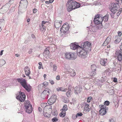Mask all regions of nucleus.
<instances>
[{
	"instance_id": "48",
	"label": "nucleus",
	"mask_w": 122,
	"mask_h": 122,
	"mask_svg": "<svg viewBox=\"0 0 122 122\" xmlns=\"http://www.w3.org/2000/svg\"><path fill=\"white\" fill-rule=\"evenodd\" d=\"M77 117V116L75 114L73 115L72 117V119H75Z\"/></svg>"
},
{
	"instance_id": "51",
	"label": "nucleus",
	"mask_w": 122,
	"mask_h": 122,
	"mask_svg": "<svg viewBox=\"0 0 122 122\" xmlns=\"http://www.w3.org/2000/svg\"><path fill=\"white\" fill-rule=\"evenodd\" d=\"M56 79L57 80H60V76L59 75H58L56 76Z\"/></svg>"
},
{
	"instance_id": "57",
	"label": "nucleus",
	"mask_w": 122,
	"mask_h": 122,
	"mask_svg": "<svg viewBox=\"0 0 122 122\" xmlns=\"http://www.w3.org/2000/svg\"><path fill=\"white\" fill-rule=\"evenodd\" d=\"M117 2H119L122 3V0H115Z\"/></svg>"
},
{
	"instance_id": "46",
	"label": "nucleus",
	"mask_w": 122,
	"mask_h": 122,
	"mask_svg": "<svg viewBox=\"0 0 122 122\" xmlns=\"http://www.w3.org/2000/svg\"><path fill=\"white\" fill-rule=\"evenodd\" d=\"M109 122H115V121L114 119L111 118L109 119Z\"/></svg>"
},
{
	"instance_id": "16",
	"label": "nucleus",
	"mask_w": 122,
	"mask_h": 122,
	"mask_svg": "<svg viewBox=\"0 0 122 122\" xmlns=\"http://www.w3.org/2000/svg\"><path fill=\"white\" fill-rule=\"evenodd\" d=\"M111 39V36H109L104 41L103 44V45L104 46L108 45V44L110 42Z\"/></svg>"
},
{
	"instance_id": "4",
	"label": "nucleus",
	"mask_w": 122,
	"mask_h": 122,
	"mask_svg": "<svg viewBox=\"0 0 122 122\" xmlns=\"http://www.w3.org/2000/svg\"><path fill=\"white\" fill-rule=\"evenodd\" d=\"M17 80L18 82L20 83L21 86L28 92L30 91V86L27 85L25 79H23L22 78H18Z\"/></svg>"
},
{
	"instance_id": "31",
	"label": "nucleus",
	"mask_w": 122,
	"mask_h": 122,
	"mask_svg": "<svg viewBox=\"0 0 122 122\" xmlns=\"http://www.w3.org/2000/svg\"><path fill=\"white\" fill-rule=\"evenodd\" d=\"M4 20L3 19H0V27L1 28V27L2 26H3L4 25Z\"/></svg>"
},
{
	"instance_id": "62",
	"label": "nucleus",
	"mask_w": 122,
	"mask_h": 122,
	"mask_svg": "<svg viewBox=\"0 0 122 122\" xmlns=\"http://www.w3.org/2000/svg\"><path fill=\"white\" fill-rule=\"evenodd\" d=\"M30 19H28L27 20V22H29L30 21Z\"/></svg>"
},
{
	"instance_id": "19",
	"label": "nucleus",
	"mask_w": 122,
	"mask_h": 122,
	"mask_svg": "<svg viewBox=\"0 0 122 122\" xmlns=\"http://www.w3.org/2000/svg\"><path fill=\"white\" fill-rule=\"evenodd\" d=\"M72 2L69 4V2H68L66 4L67 9L68 11L70 12L73 9L72 7Z\"/></svg>"
},
{
	"instance_id": "21",
	"label": "nucleus",
	"mask_w": 122,
	"mask_h": 122,
	"mask_svg": "<svg viewBox=\"0 0 122 122\" xmlns=\"http://www.w3.org/2000/svg\"><path fill=\"white\" fill-rule=\"evenodd\" d=\"M72 4L73 5H75V6H74L73 8H77L80 7V4L78 3L76 1H72Z\"/></svg>"
},
{
	"instance_id": "5",
	"label": "nucleus",
	"mask_w": 122,
	"mask_h": 122,
	"mask_svg": "<svg viewBox=\"0 0 122 122\" xmlns=\"http://www.w3.org/2000/svg\"><path fill=\"white\" fill-rule=\"evenodd\" d=\"M75 54L73 52H67L65 53V58L69 60H74L76 58Z\"/></svg>"
},
{
	"instance_id": "34",
	"label": "nucleus",
	"mask_w": 122,
	"mask_h": 122,
	"mask_svg": "<svg viewBox=\"0 0 122 122\" xmlns=\"http://www.w3.org/2000/svg\"><path fill=\"white\" fill-rule=\"evenodd\" d=\"M63 122H70V120L67 117H66L62 120Z\"/></svg>"
},
{
	"instance_id": "29",
	"label": "nucleus",
	"mask_w": 122,
	"mask_h": 122,
	"mask_svg": "<svg viewBox=\"0 0 122 122\" xmlns=\"http://www.w3.org/2000/svg\"><path fill=\"white\" fill-rule=\"evenodd\" d=\"M68 109V108L67 106L66 105H64L62 108V109L61 110L63 112H66Z\"/></svg>"
},
{
	"instance_id": "38",
	"label": "nucleus",
	"mask_w": 122,
	"mask_h": 122,
	"mask_svg": "<svg viewBox=\"0 0 122 122\" xmlns=\"http://www.w3.org/2000/svg\"><path fill=\"white\" fill-rule=\"evenodd\" d=\"M76 75L75 71V70L72 71V72L70 74V76H74Z\"/></svg>"
},
{
	"instance_id": "28",
	"label": "nucleus",
	"mask_w": 122,
	"mask_h": 122,
	"mask_svg": "<svg viewBox=\"0 0 122 122\" xmlns=\"http://www.w3.org/2000/svg\"><path fill=\"white\" fill-rule=\"evenodd\" d=\"M48 85V82L45 81L42 84H41V85L42 86V87L43 88H45Z\"/></svg>"
},
{
	"instance_id": "1",
	"label": "nucleus",
	"mask_w": 122,
	"mask_h": 122,
	"mask_svg": "<svg viewBox=\"0 0 122 122\" xmlns=\"http://www.w3.org/2000/svg\"><path fill=\"white\" fill-rule=\"evenodd\" d=\"M90 43L88 41L81 43V47L77 50V53L79 57L81 58H85L87 56V53L88 50H90L91 49Z\"/></svg>"
},
{
	"instance_id": "18",
	"label": "nucleus",
	"mask_w": 122,
	"mask_h": 122,
	"mask_svg": "<svg viewBox=\"0 0 122 122\" xmlns=\"http://www.w3.org/2000/svg\"><path fill=\"white\" fill-rule=\"evenodd\" d=\"M44 56L46 58L48 59L50 57V54L49 51H44L43 53Z\"/></svg>"
},
{
	"instance_id": "55",
	"label": "nucleus",
	"mask_w": 122,
	"mask_h": 122,
	"mask_svg": "<svg viewBox=\"0 0 122 122\" xmlns=\"http://www.w3.org/2000/svg\"><path fill=\"white\" fill-rule=\"evenodd\" d=\"M31 36H32V38H33L34 40H35V39H36V38H35V36L33 34H32L31 35Z\"/></svg>"
},
{
	"instance_id": "45",
	"label": "nucleus",
	"mask_w": 122,
	"mask_h": 122,
	"mask_svg": "<svg viewBox=\"0 0 122 122\" xmlns=\"http://www.w3.org/2000/svg\"><path fill=\"white\" fill-rule=\"evenodd\" d=\"M110 103V102L109 101H105L104 103V104L105 106H108V105Z\"/></svg>"
},
{
	"instance_id": "54",
	"label": "nucleus",
	"mask_w": 122,
	"mask_h": 122,
	"mask_svg": "<svg viewBox=\"0 0 122 122\" xmlns=\"http://www.w3.org/2000/svg\"><path fill=\"white\" fill-rule=\"evenodd\" d=\"M117 79L116 78H114L113 79V81L115 82H117Z\"/></svg>"
},
{
	"instance_id": "61",
	"label": "nucleus",
	"mask_w": 122,
	"mask_h": 122,
	"mask_svg": "<svg viewBox=\"0 0 122 122\" xmlns=\"http://www.w3.org/2000/svg\"><path fill=\"white\" fill-rule=\"evenodd\" d=\"M45 3L46 4H49V3H50V1H46L45 2Z\"/></svg>"
},
{
	"instance_id": "64",
	"label": "nucleus",
	"mask_w": 122,
	"mask_h": 122,
	"mask_svg": "<svg viewBox=\"0 0 122 122\" xmlns=\"http://www.w3.org/2000/svg\"><path fill=\"white\" fill-rule=\"evenodd\" d=\"M46 74H44V75H43V76L45 78L46 77Z\"/></svg>"
},
{
	"instance_id": "42",
	"label": "nucleus",
	"mask_w": 122,
	"mask_h": 122,
	"mask_svg": "<svg viewBox=\"0 0 122 122\" xmlns=\"http://www.w3.org/2000/svg\"><path fill=\"white\" fill-rule=\"evenodd\" d=\"M58 119L56 117H54L52 119V121L53 122H56L57 121Z\"/></svg>"
},
{
	"instance_id": "15",
	"label": "nucleus",
	"mask_w": 122,
	"mask_h": 122,
	"mask_svg": "<svg viewBox=\"0 0 122 122\" xmlns=\"http://www.w3.org/2000/svg\"><path fill=\"white\" fill-rule=\"evenodd\" d=\"M62 23L61 21L56 20L55 22V25L56 28H59L60 27Z\"/></svg>"
},
{
	"instance_id": "37",
	"label": "nucleus",
	"mask_w": 122,
	"mask_h": 122,
	"mask_svg": "<svg viewBox=\"0 0 122 122\" xmlns=\"http://www.w3.org/2000/svg\"><path fill=\"white\" fill-rule=\"evenodd\" d=\"M99 107L101 108L100 109H103V110H106V107L104 105H99Z\"/></svg>"
},
{
	"instance_id": "17",
	"label": "nucleus",
	"mask_w": 122,
	"mask_h": 122,
	"mask_svg": "<svg viewBox=\"0 0 122 122\" xmlns=\"http://www.w3.org/2000/svg\"><path fill=\"white\" fill-rule=\"evenodd\" d=\"M82 90L81 88L79 87H75L74 88V92L75 94H77L80 93L81 91Z\"/></svg>"
},
{
	"instance_id": "58",
	"label": "nucleus",
	"mask_w": 122,
	"mask_h": 122,
	"mask_svg": "<svg viewBox=\"0 0 122 122\" xmlns=\"http://www.w3.org/2000/svg\"><path fill=\"white\" fill-rule=\"evenodd\" d=\"M121 13L120 12H118V13H117V16H119L120 14Z\"/></svg>"
},
{
	"instance_id": "2",
	"label": "nucleus",
	"mask_w": 122,
	"mask_h": 122,
	"mask_svg": "<svg viewBox=\"0 0 122 122\" xmlns=\"http://www.w3.org/2000/svg\"><path fill=\"white\" fill-rule=\"evenodd\" d=\"M103 21V18L100 16L99 14H97L95 16L94 18V21L96 25H98V26L99 29H100L103 27L102 23Z\"/></svg>"
},
{
	"instance_id": "13",
	"label": "nucleus",
	"mask_w": 122,
	"mask_h": 122,
	"mask_svg": "<svg viewBox=\"0 0 122 122\" xmlns=\"http://www.w3.org/2000/svg\"><path fill=\"white\" fill-rule=\"evenodd\" d=\"M116 56L117 57L118 60L121 61L122 60V50L121 49L116 51Z\"/></svg>"
},
{
	"instance_id": "52",
	"label": "nucleus",
	"mask_w": 122,
	"mask_h": 122,
	"mask_svg": "<svg viewBox=\"0 0 122 122\" xmlns=\"http://www.w3.org/2000/svg\"><path fill=\"white\" fill-rule=\"evenodd\" d=\"M118 36H119L120 37V36H121L122 34V32H120L119 31L118 32Z\"/></svg>"
},
{
	"instance_id": "30",
	"label": "nucleus",
	"mask_w": 122,
	"mask_h": 122,
	"mask_svg": "<svg viewBox=\"0 0 122 122\" xmlns=\"http://www.w3.org/2000/svg\"><path fill=\"white\" fill-rule=\"evenodd\" d=\"M66 112H65L62 111L60 114V117H64L66 115Z\"/></svg>"
},
{
	"instance_id": "24",
	"label": "nucleus",
	"mask_w": 122,
	"mask_h": 122,
	"mask_svg": "<svg viewBox=\"0 0 122 122\" xmlns=\"http://www.w3.org/2000/svg\"><path fill=\"white\" fill-rule=\"evenodd\" d=\"M84 109L85 110L88 112L91 109L90 107L88 104H85V105L84 106Z\"/></svg>"
},
{
	"instance_id": "47",
	"label": "nucleus",
	"mask_w": 122,
	"mask_h": 122,
	"mask_svg": "<svg viewBox=\"0 0 122 122\" xmlns=\"http://www.w3.org/2000/svg\"><path fill=\"white\" fill-rule=\"evenodd\" d=\"M74 70H72V69H69L68 70L67 72L68 73H70L71 74L72 72V71Z\"/></svg>"
},
{
	"instance_id": "12",
	"label": "nucleus",
	"mask_w": 122,
	"mask_h": 122,
	"mask_svg": "<svg viewBox=\"0 0 122 122\" xmlns=\"http://www.w3.org/2000/svg\"><path fill=\"white\" fill-rule=\"evenodd\" d=\"M28 4V1L26 0H21L19 3V7L23 8H26Z\"/></svg>"
},
{
	"instance_id": "44",
	"label": "nucleus",
	"mask_w": 122,
	"mask_h": 122,
	"mask_svg": "<svg viewBox=\"0 0 122 122\" xmlns=\"http://www.w3.org/2000/svg\"><path fill=\"white\" fill-rule=\"evenodd\" d=\"M92 99V97H89L87 98V102H90Z\"/></svg>"
},
{
	"instance_id": "43",
	"label": "nucleus",
	"mask_w": 122,
	"mask_h": 122,
	"mask_svg": "<svg viewBox=\"0 0 122 122\" xmlns=\"http://www.w3.org/2000/svg\"><path fill=\"white\" fill-rule=\"evenodd\" d=\"M83 114L81 112H78L76 114L77 117H78L81 116H82Z\"/></svg>"
},
{
	"instance_id": "10",
	"label": "nucleus",
	"mask_w": 122,
	"mask_h": 122,
	"mask_svg": "<svg viewBox=\"0 0 122 122\" xmlns=\"http://www.w3.org/2000/svg\"><path fill=\"white\" fill-rule=\"evenodd\" d=\"M51 90L47 88H46L41 94V96L43 99L47 98L49 95Z\"/></svg>"
},
{
	"instance_id": "6",
	"label": "nucleus",
	"mask_w": 122,
	"mask_h": 122,
	"mask_svg": "<svg viewBox=\"0 0 122 122\" xmlns=\"http://www.w3.org/2000/svg\"><path fill=\"white\" fill-rule=\"evenodd\" d=\"M110 10L113 14L117 12L119 6L118 3H112L109 6Z\"/></svg>"
},
{
	"instance_id": "7",
	"label": "nucleus",
	"mask_w": 122,
	"mask_h": 122,
	"mask_svg": "<svg viewBox=\"0 0 122 122\" xmlns=\"http://www.w3.org/2000/svg\"><path fill=\"white\" fill-rule=\"evenodd\" d=\"M50 24L49 22L47 21H43L41 24L39 25V29L42 31H45L46 28Z\"/></svg>"
},
{
	"instance_id": "63",
	"label": "nucleus",
	"mask_w": 122,
	"mask_h": 122,
	"mask_svg": "<svg viewBox=\"0 0 122 122\" xmlns=\"http://www.w3.org/2000/svg\"><path fill=\"white\" fill-rule=\"evenodd\" d=\"M54 0H49V1L50 2V3H52L53 2Z\"/></svg>"
},
{
	"instance_id": "53",
	"label": "nucleus",
	"mask_w": 122,
	"mask_h": 122,
	"mask_svg": "<svg viewBox=\"0 0 122 122\" xmlns=\"http://www.w3.org/2000/svg\"><path fill=\"white\" fill-rule=\"evenodd\" d=\"M49 48L48 47L47 48H46L45 50L44 51L47 52V51H49Z\"/></svg>"
},
{
	"instance_id": "20",
	"label": "nucleus",
	"mask_w": 122,
	"mask_h": 122,
	"mask_svg": "<svg viewBox=\"0 0 122 122\" xmlns=\"http://www.w3.org/2000/svg\"><path fill=\"white\" fill-rule=\"evenodd\" d=\"M107 59L103 58L101 59L100 60V64L102 66H105L107 62Z\"/></svg>"
},
{
	"instance_id": "49",
	"label": "nucleus",
	"mask_w": 122,
	"mask_h": 122,
	"mask_svg": "<svg viewBox=\"0 0 122 122\" xmlns=\"http://www.w3.org/2000/svg\"><path fill=\"white\" fill-rule=\"evenodd\" d=\"M49 82L52 85L54 83V81L52 80H49Z\"/></svg>"
},
{
	"instance_id": "36",
	"label": "nucleus",
	"mask_w": 122,
	"mask_h": 122,
	"mask_svg": "<svg viewBox=\"0 0 122 122\" xmlns=\"http://www.w3.org/2000/svg\"><path fill=\"white\" fill-rule=\"evenodd\" d=\"M71 90H69L66 93V95L68 97H70L71 96Z\"/></svg>"
},
{
	"instance_id": "56",
	"label": "nucleus",
	"mask_w": 122,
	"mask_h": 122,
	"mask_svg": "<svg viewBox=\"0 0 122 122\" xmlns=\"http://www.w3.org/2000/svg\"><path fill=\"white\" fill-rule=\"evenodd\" d=\"M4 51L3 50H2L0 52V56L2 55L3 54V52Z\"/></svg>"
},
{
	"instance_id": "39",
	"label": "nucleus",
	"mask_w": 122,
	"mask_h": 122,
	"mask_svg": "<svg viewBox=\"0 0 122 122\" xmlns=\"http://www.w3.org/2000/svg\"><path fill=\"white\" fill-rule=\"evenodd\" d=\"M6 12V11L5 10L2 8L0 9V13L2 14H4Z\"/></svg>"
},
{
	"instance_id": "26",
	"label": "nucleus",
	"mask_w": 122,
	"mask_h": 122,
	"mask_svg": "<svg viewBox=\"0 0 122 122\" xmlns=\"http://www.w3.org/2000/svg\"><path fill=\"white\" fill-rule=\"evenodd\" d=\"M25 112L27 113H30V108L29 106H25Z\"/></svg>"
},
{
	"instance_id": "25",
	"label": "nucleus",
	"mask_w": 122,
	"mask_h": 122,
	"mask_svg": "<svg viewBox=\"0 0 122 122\" xmlns=\"http://www.w3.org/2000/svg\"><path fill=\"white\" fill-rule=\"evenodd\" d=\"M67 90V88H65L63 87H58L57 88V91H61L66 92Z\"/></svg>"
},
{
	"instance_id": "40",
	"label": "nucleus",
	"mask_w": 122,
	"mask_h": 122,
	"mask_svg": "<svg viewBox=\"0 0 122 122\" xmlns=\"http://www.w3.org/2000/svg\"><path fill=\"white\" fill-rule=\"evenodd\" d=\"M57 68V66L55 64L53 65V71H56Z\"/></svg>"
},
{
	"instance_id": "9",
	"label": "nucleus",
	"mask_w": 122,
	"mask_h": 122,
	"mask_svg": "<svg viewBox=\"0 0 122 122\" xmlns=\"http://www.w3.org/2000/svg\"><path fill=\"white\" fill-rule=\"evenodd\" d=\"M17 99H18L22 102H23L25 100V95L23 92H20L16 97Z\"/></svg>"
},
{
	"instance_id": "27",
	"label": "nucleus",
	"mask_w": 122,
	"mask_h": 122,
	"mask_svg": "<svg viewBox=\"0 0 122 122\" xmlns=\"http://www.w3.org/2000/svg\"><path fill=\"white\" fill-rule=\"evenodd\" d=\"M100 114L101 115H103L105 114L106 112V110L100 109L99 111Z\"/></svg>"
},
{
	"instance_id": "32",
	"label": "nucleus",
	"mask_w": 122,
	"mask_h": 122,
	"mask_svg": "<svg viewBox=\"0 0 122 122\" xmlns=\"http://www.w3.org/2000/svg\"><path fill=\"white\" fill-rule=\"evenodd\" d=\"M96 68L97 67L95 64H93L91 65V69L92 71H96Z\"/></svg>"
},
{
	"instance_id": "50",
	"label": "nucleus",
	"mask_w": 122,
	"mask_h": 122,
	"mask_svg": "<svg viewBox=\"0 0 122 122\" xmlns=\"http://www.w3.org/2000/svg\"><path fill=\"white\" fill-rule=\"evenodd\" d=\"M37 10L36 9H34L33 10V12L34 13H35L37 12Z\"/></svg>"
},
{
	"instance_id": "3",
	"label": "nucleus",
	"mask_w": 122,
	"mask_h": 122,
	"mask_svg": "<svg viewBox=\"0 0 122 122\" xmlns=\"http://www.w3.org/2000/svg\"><path fill=\"white\" fill-rule=\"evenodd\" d=\"M69 26L67 24H64L60 29V35L61 36H63L69 32Z\"/></svg>"
},
{
	"instance_id": "22",
	"label": "nucleus",
	"mask_w": 122,
	"mask_h": 122,
	"mask_svg": "<svg viewBox=\"0 0 122 122\" xmlns=\"http://www.w3.org/2000/svg\"><path fill=\"white\" fill-rule=\"evenodd\" d=\"M24 70L25 74L28 76L30 73V68L28 67H26L25 68Z\"/></svg>"
},
{
	"instance_id": "33",
	"label": "nucleus",
	"mask_w": 122,
	"mask_h": 122,
	"mask_svg": "<svg viewBox=\"0 0 122 122\" xmlns=\"http://www.w3.org/2000/svg\"><path fill=\"white\" fill-rule=\"evenodd\" d=\"M102 17L103 18V20H104L105 21H107L108 20V15H106Z\"/></svg>"
},
{
	"instance_id": "35",
	"label": "nucleus",
	"mask_w": 122,
	"mask_h": 122,
	"mask_svg": "<svg viewBox=\"0 0 122 122\" xmlns=\"http://www.w3.org/2000/svg\"><path fill=\"white\" fill-rule=\"evenodd\" d=\"M89 75L91 76H95L96 74V73L95 71H92L89 73Z\"/></svg>"
},
{
	"instance_id": "23",
	"label": "nucleus",
	"mask_w": 122,
	"mask_h": 122,
	"mask_svg": "<svg viewBox=\"0 0 122 122\" xmlns=\"http://www.w3.org/2000/svg\"><path fill=\"white\" fill-rule=\"evenodd\" d=\"M115 43H117L120 42L121 41V37L119 36H116L115 37Z\"/></svg>"
},
{
	"instance_id": "41",
	"label": "nucleus",
	"mask_w": 122,
	"mask_h": 122,
	"mask_svg": "<svg viewBox=\"0 0 122 122\" xmlns=\"http://www.w3.org/2000/svg\"><path fill=\"white\" fill-rule=\"evenodd\" d=\"M38 64L39 65L38 67L39 69H40L41 68H43L42 64L41 62H39L38 63Z\"/></svg>"
},
{
	"instance_id": "14",
	"label": "nucleus",
	"mask_w": 122,
	"mask_h": 122,
	"mask_svg": "<svg viewBox=\"0 0 122 122\" xmlns=\"http://www.w3.org/2000/svg\"><path fill=\"white\" fill-rule=\"evenodd\" d=\"M70 46L71 49L74 50L76 49L78 50L80 49L79 47H81L76 42L71 43L70 44Z\"/></svg>"
},
{
	"instance_id": "8",
	"label": "nucleus",
	"mask_w": 122,
	"mask_h": 122,
	"mask_svg": "<svg viewBox=\"0 0 122 122\" xmlns=\"http://www.w3.org/2000/svg\"><path fill=\"white\" fill-rule=\"evenodd\" d=\"M49 106V107L47 108L48 109V110H49V113H48L47 112H45V111L47 108V107H48V106L45 107L44 109L43 115L45 117L47 118H49L51 116L50 114L52 112V107L51 106Z\"/></svg>"
},
{
	"instance_id": "60",
	"label": "nucleus",
	"mask_w": 122,
	"mask_h": 122,
	"mask_svg": "<svg viewBox=\"0 0 122 122\" xmlns=\"http://www.w3.org/2000/svg\"><path fill=\"white\" fill-rule=\"evenodd\" d=\"M41 109L40 107H39L38 108V110L40 112H41Z\"/></svg>"
},
{
	"instance_id": "59",
	"label": "nucleus",
	"mask_w": 122,
	"mask_h": 122,
	"mask_svg": "<svg viewBox=\"0 0 122 122\" xmlns=\"http://www.w3.org/2000/svg\"><path fill=\"white\" fill-rule=\"evenodd\" d=\"M52 38H50V40L48 41L49 42L51 43V42L52 41Z\"/></svg>"
},
{
	"instance_id": "11",
	"label": "nucleus",
	"mask_w": 122,
	"mask_h": 122,
	"mask_svg": "<svg viewBox=\"0 0 122 122\" xmlns=\"http://www.w3.org/2000/svg\"><path fill=\"white\" fill-rule=\"evenodd\" d=\"M57 99V97L56 95L53 94L48 100V103L49 105H52L55 102Z\"/></svg>"
}]
</instances>
